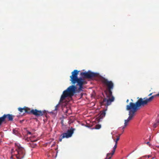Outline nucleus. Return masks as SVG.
Returning a JSON list of instances; mask_svg holds the SVG:
<instances>
[{
	"label": "nucleus",
	"instance_id": "nucleus-1",
	"mask_svg": "<svg viewBox=\"0 0 159 159\" xmlns=\"http://www.w3.org/2000/svg\"><path fill=\"white\" fill-rule=\"evenodd\" d=\"M155 97V96L153 95L149 98H144L143 99L140 98L135 103L130 102L128 105H127L126 109L129 111V116L127 120H125L124 125L122 129H124L127 125L128 123L133 119L135 115V113L140 107L147 105L148 102H151Z\"/></svg>",
	"mask_w": 159,
	"mask_h": 159
},
{
	"label": "nucleus",
	"instance_id": "nucleus-2",
	"mask_svg": "<svg viewBox=\"0 0 159 159\" xmlns=\"http://www.w3.org/2000/svg\"><path fill=\"white\" fill-rule=\"evenodd\" d=\"M101 82L107 87L108 93V94L107 93L106 95L109 98L108 99L106 98L103 99V101L101 102V104L105 106H108L114 100V98L112 95V90L114 88V84L111 81H109L107 79L103 77L101 79Z\"/></svg>",
	"mask_w": 159,
	"mask_h": 159
},
{
	"label": "nucleus",
	"instance_id": "nucleus-3",
	"mask_svg": "<svg viewBox=\"0 0 159 159\" xmlns=\"http://www.w3.org/2000/svg\"><path fill=\"white\" fill-rule=\"evenodd\" d=\"M79 72V71L76 70H75L72 72L71 75L70 76V80L71 81L72 83L74 84L77 83V85L79 86L78 90L80 91L82 89H83V85L86 84L87 82L82 78L81 77L79 78L78 77Z\"/></svg>",
	"mask_w": 159,
	"mask_h": 159
},
{
	"label": "nucleus",
	"instance_id": "nucleus-4",
	"mask_svg": "<svg viewBox=\"0 0 159 159\" xmlns=\"http://www.w3.org/2000/svg\"><path fill=\"white\" fill-rule=\"evenodd\" d=\"M16 149L15 151L13 149L11 150V156L12 158L15 157L17 159H22L24 158L25 155V150L18 143H15Z\"/></svg>",
	"mask_w": 159,
	"mask_h": 159
},
{
	"label": "nucleus",
	"instance_id": "nucleus-5",
	"mask_svg": "<svg viewBox=\"0 0 159 159\" xmlns=\"http://www.w3.org/2000/svg\"><path fill=\"white\" fill-rule=\"evenodd\" d=\"M76 89L77 87L75 85H72L69 86L63 92L60 99V102L61 103L67 97L71 98L75 93Z\"/></svg>",
	"mask_w": 159,
	"mask_h": 159
},
{
	"label": "nucleus",
	"instance_id": "nucleus-6",
	"mask_svg": "<svg viewBox=\"0 0 159 159\" xmlns=\"http://www.w3.org/2000/svg\"><path fill=\"white\" fill-rule=\"evenodd\" d=\"M25 113H27L29 114H32L37 117L42 116L44 114L46 113L45 110H38L37 109H32L25 107Z\"/></svg>",
	"mask_w": 159,
	"mask_h": 159
},
{
	"label": "nucleus",
	"instance_id": "nucleus-7",
	"mask_svg": "<svg viewBox=\"0 0 159 159\" xmlns=\"http://www.w3.org/2000/svg\"><path fill=\"white\" fill-rule=\"evenodd\" d=\"M14 116L10 114H5L0 117V126L3 123H6L7 121H12Z\"/></svg>",
	"mask_w": 159,
	"mask_h": 159
},
{
	"label": "nucleus",
	"instance_id": "nucleus-8",
	"mask_svg": "<svg viewBox=\"0 0 159 159\" xmlns=\"http://www.w3.org/2000/svg\"><path fill=\"white\" fill-rule=\"evenodd\" d=\"M75 130V129L71 127L70 129L67 130L66 133H64L61 134L60 136L61 138L59 139V141L61 142L63 139L65 138H68L72 136Z\"/></svg>",
	"mask_w": 159,
	"mask_h": 159
},
{
	"label": "nucleus",
	"instance_id": "nucleus-9",
	"mask_svg": "<svg viewBox=\"0 0 159 159\" xmlns=\"http://www.w3.org/2000/svg\"><path fill=\"white\" fill-rule=\"evenodd\" d=\"M80 75L84 78L90 79L96 77L97 74L95 73L89 71L87 72H81L80 73Z\"/></svg>",
	"mask_w": 159,
	"mask_h": 159
},
{
	"label": "nucleus",
	"instance_id": "nucleus-10",
	"mask_svg": "<svg viewBox=\"0 0 159 159\" xmlns=\"http://www.w3.org/2000/svg\"><path fill=\"white\" fill-rule=\"evenodd\" d=\"M106 115L105 111L103 110V111L100 112L99 114L98 117L99 119H102L103 118L105 117Z\"/></svg>",
	"mask_w": 159,
	"mask_h": 159
},
{
	"label": "nucleus",
	"instance_id": "nucleus-11",
	"mask_svg": "<svg viewBox=\"0 0 159 159\" xmlns=\"http://www.w3.org/2000/svg\"><path fill=\"white\" fill-rule=\"evenodd\" d=\"M120 135L118 136H117V138L116 139V140L115 141V144L114 146L113 149V153L114 152H115V150L116 148L117 147V141L119 140L120 139Z\"/></svg>",
	"mask_w": 159,
	"mask_h": 159
},
{
	"label": "nucleus",
	"instance_id": "nucleus-12",
	"mask_svg": "<svg viewBox=\"0 0 159 159\" xmlns=\"http://www.w3.org/2000/svg\"><path fill=\"white\" fill-rule=\"evenodd\" d=\"M25 107H24L23 108H22L20 107L18 108V110L21 113H23L24 114L25 111Z\"/></svg>",
	"mask_w": 159,
	"mask_h": 159
},
{
	"label": "nucleus",
	"instance_id": "nucleus-13",
	"mask_svg": "<svg viewBox=\"0 0 159 159\" xmlns=\"http://www.w3.org/2000/svg\"><path fill=\"white\" fill-rule=\"evenodd\" d=\"M113 150L112 151V152L111 153H108L107 155V157L109 158V157H111V158L112 157V155L114 154L115 152H114L113 153Z\"/></svg>",
	"mask_w": 159,
	"mask_h": 159
},
{
	"label": "nucleus",
	"instance_id": "nucleus-14",
	"mask_svg": "<svg viewBox=\"0 0 159 159\" xmlns=\"http://www.w3.org/2000/svg\"><path fill=\"white\" fill-rule=\"evenodd\" d=\"M101 127V125H97L95 126V128L96 129H99Z\"/></svg>",
	"mask_w": 159,
	"mask_h": 159
},
{
	"label": "nucleus",
	"instance_id": "nucleus-15",
	"mask_svg": "<svg viewBox=\"0 0 159 159\" xmlns=\"http://www.w3.org/2000/svg\"><path fill=\"white\" fill-rule=\"evenodd\" d=\"M59 106V104L57 105L56 106H55V110H57V108Z\"/></svg>",
	"mask_w": 159,
	"mask_h": 159
},
{
	"label": "nucleus",
	"instance_id": "nucleus-16",
	"mask_svg": "<svg viewBox=\"0 0 159 159\" xmlns=\"http://www.w3.org/2000/svg\"><path fill=\"white\" fill-rule=\"evenodd\" d=\"M27 134H31V133L30 132V131H27Z\"/></svg>",
	"mask_w": 159,
	"mask_h": 159
},
{
	"label": "nucleus",
	"instance_id": "nucleus-17",
	"mask_svg": "<svg viewBox=\"0 0 159 159\" xmlns=\"http://www.w3.org/2000/svg\"><path fill=\"white\" fill-rule=\"evenodd\" d=\"M153 96H155V97H156L157 96H159V93L158 94H157L156 95H153Z\"/></svg>",
	"mask_w": 159,
	"mask_h": 159
},
{
	"label": "nucleus",
	"instance_id": "nucleus-18",
	"mask_svg": "<svg viewBox=\"0 0 159 159\" xmlns=\"http://www.w3.org/2000/svg\"><path fill=\"white\" fill-rule=\"evenodd\" d=\"M111 159V157H109V158H106L104 159Z\"/></svg>",
	"mask_w": 159,
	"mask_h": 159
},
{
	"label": "nucleus",
	"instance_id": "nucleus-19",
	"mask_svg": "<svg viewBox=\"0 0 159 159\" xmlns=\"http://www.w3.org/2000/svg\"><path fill=\"white\" fill-rule=\"evenodd\" d=\"M152 94V93H150L148 95V96H151Z\"/></svg>",
	"mask_w": 159,
	"mask_h": 159
},
{
	"label": "nucleus",
	"instance_id": "nucleus-20",
	"mask_svg": "<svg viewBox=\"0 0 159 159\" xmlns=\"http://www.w3.org/2000/svg\"><path fill=\"white\" fill-rule=\"evenodd\" d=\"M36 141H37L36 140H34L32 141L33 142H36Z\"/></svg>",
	"mask_w": 159,
	"mask_h": 159
},
{
	"label": "nucleus",
	"instance_id": "nucleus-21",
	"mask_svg": "<svg viewBox=\"0 0 159 159\" xmlns=\"http://www.w3.org/2000/svg\"><path fill=\"white\" fill-rule=\"evenodd\" d=\"M61 124H62V125H63V120H62V121H61Z\"/></svg>",
	"mask_w": 159,
	"mask_h": 159
},
{
	"label": "nucleus",
	"instance_id": "nucleus-22",
	"mask_svg": "<svg viewBox=\"0 0 159 159\" xmlns=\"http://www.w3.org/2000/svg\"><path fill=\"white\" fill-rule=\"evenodd\" d=\"M147 144H149V142H148L147 143Z\"/></svg>",
	"mask_w": 159,
	"mask_h": 159
},
{
	"label": "nucleus",
	"instance_id": "nucleus-23",
	"mask_svg": "<svg viewBox=\"0 0 159 159\" xmlns=\"http://www.w3.org/2000/svg\"><path fill=\"white\" fill-rule=\"evenodd\" d=\"M35 146V145H33L32 146V147H34Z\"/></svg>",
	"mask_w": 159,
	"mask_h": 159
},
{
	"label": "nucleus",
	"instance_id": "nucleus-24",
	"mask_svg": "<svg viewBox=\"0 0 159 159\" xmlns=\"http://www.w3.org/2000/svg\"><path fill=\"white\" fill-rule=\"evenodd\" d=\"M128 101H129V99H127V101H126V102H128Z\"/></svg>",
	"mask_w": 159,
	"mask_h": 159
},
{
	"label": "nucleus",
	"instance_id": "nucleus-25",
	"mask_svg": "<svg viewBox=\"0 0 159 159\" xmlns=\"http://www.w3.org/2000/svg\"><path fill=\"white\" fill-rule=\"evenodd\" d=\"M150 156H148V157H150Z\"/></svg>",
	"mask_w": 159,
	"mask_h": 159
}]
</instances>
